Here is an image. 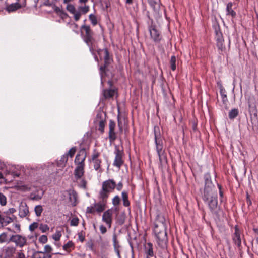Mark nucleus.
I'll list each match as a JSON object with an SVG mask.
<instances>
[{
	"instance_id": "1",
	"label": "nucleus",
	"mask_w": 258,
	"mask_h": 258,
	"mask_svg": "<svg viewBox=\"0 0 258 258\" xmlns=\"http://www.w3.org/2000/svg\"><path fill=\"white\" fill-rule=\"evenodd\" d=\"M154 134L156 150L157 152L160 164L162 167L165 166L167 164V159L165 150L163 149V138L161 136L159 126H154Z\"/></svg>"
},
{
	"instance_id": "2",
	"label": "nucleus",
	"mask_w": 258,
	"mask_h": 258,
	"mask_svg": "<svg viewBox=\"0 0 258 258\" xmlns=\"http://www.w3.org/2000/svg\"><path fill=\"white\" fill-rule=\"evenodd\" d=\"M87 156V153L84 148L79 150L76 156L74 163L76 167L74 171V175L75 180L77 181L81 179L85 173V161Z\"/></svg>"
},
{
	"instance_id": "3",
	"label": "nucleus",
	"mask_w": 258,
	"mask_h": 258,
	"mask_svg": "<svg viewBox=\"0 0 258 258\" xmlns=\"http://www.w3.org/2000/svg\"><path fill=\"white\" fill-rule=\"evenodd\" d=\"M97 53L100 60L104 61L103 65H102L99 68V74L101 77V84L103 85V77L106 73L108 71V67L113 62L112 55L109 52L107 48L100 49L98 48L97 50Z\"/></svg>"
},
{
	"instance_id": "4",
	"label": "nucleus",
	"mask_w": 258,
	"mask_h": 258,
	"mask_svg": "<svg viewBox=\"0 0 258 258\" xmlns=\"http://www.w3.org/2000/svg\"><path fill=\"white\" fill-rule=\"evenodd\" d=\"M204 186L203 190H201L202 198L207 199L208 197L217 195L215 190V185L212 181L211 176L209 172L204 175Z\"/></svg>"
},
{
	"instance_id": "5",
	"label": "nucleus",
	"mask_w": 258,
	"mask_h": 258,
	"mask_svg": "<svg viewBox=\"0 0 258 258\" xmlns=\"http://www.w3.org/2000/svg\"><path fill=\"white\" fill-rule=\"evenodd\" d=\"M81 37L88 47L97 44L95 33L89 25L82 24L80 28Z\"/></svg>"
},
{
	"instance_id": "6",
	"label": "nucleus",
	"mask_w": 258,
	"mask_h": 258,
	"mask_svg": "<svg viewBox=\"0 0 258 258\" xmlns=\"http://www.w3.org/2000/svg\"><path fill=\"white\" fill-rule=\"evenodd\" d=\"M167 226H163L162 228L160 226H154L153 229L157 244L163 249H166L167 247Z\"/></svg>"
},
{
	"instance_id": "7",
	"label": "nucleus",
	"mask_w": 258,
	"mask_h": 258,
	"mask_svg": "<svg viewBox=\"0 0 258 258\" xmlns=\"http://www.w3.org/2000/svg\"><path fill=\"white\" fill-rule=\"evenodd\" d=\"M16 212L14 208L5 210H0V228H3L16 220L17 217L14 215Z\"/></svg>"
},
{
	"instance_id": "8",
	"label": "nucleus",
	"mask_w": 258,
	"mask_h": 258,
	"mask_svg": "<svg viewBox=\"0 0 258 258\" xmlns=\"http://www.w3.org/2000/svg\"><path fill=\"white\" fill-rule=\"evenodd\" d=\"M215 34V39L216 41V46L220 54L223 55L226 52V47L224 44V40L223 34L220 30L219 24L214 25L213 26Z\"/></svg>"
},
{
	"instance_id": "9",
	"label": "nucleus",
	"mask_w": 258,
	"mask_h": 258,
	"mask_svg": "<svg viewBox=\"0 0 258 258\" xmlns=\"http://www.w3.org/2000/svg\"><path fill=\"white\" fill-rule=\"evenodd\" d=\"M116 183L112 179H109L102 182V187L99 194L108 198L109 194L114 191Z\"/></svg>"
},
{
	"instance_id": "10",
	"label": "nucleus",
	"mask_w": 258,
	"mask_h": 258,
	"mask_svg": "<svg viewBox=\"0 0 258 258\" xmlns=\"http://www.w3.org/2000/svg\"><path fill=\"white\" fill-rule=\"evenodd\" d=\"M100 153L98 152L96 149H94L92 152L91 158L89 159L88 161L89 162L92 163L93 168L95 170L101 173L103 170L101 168L102 159L100 158Z\"/></svg>"
},
{
	"instance_id": "11",
	"label": "nucleus",
	"mask_w": 258,
	"mask_h": 258,
	"mask_svg": "<svg viewBox=\"0 0 258 258\" xmlns=\"http://www.w3.org/2000/svg\"><path fill=\"white\" fill-rule=\"evenodd\" d=\"M204 203L207 205L210 211L212 213L217 215L218 213V197L217 195L211 197H208L207 199H203Z\"/></svg>"
},
{
	"instance_id": "12",
	"label": "nucleus",
	"mask_w": 258,
	"mask_h": 258,
	"mask_svg": "<svg viewBox=\"0 0 258 258\" xmlns=\"http://www.w3.org/2000/svg\"><path fill=\"white\" fill-rule=\"evenodd\" d=\"M114 153L115 156L113 165L120 169L124 164V160L123 159V156L124 155L123 150L122 149L120 150L117 146H115Z\"/></svg>"
},
{
	"instance_id": "13",
	"label": "nucleus",
	"mask_w": 258,
	"mask_h": 258,
	"mask_svg": "<svg viewBox=\"0 0 258 258\" xmlns=\"http://www.w3.org/2000/svg\"><path fill=\"white\" fill-rule=\"evenodd\" d=\"M98 198L100 201L97 203H94L93 205L95 208V211L100 213L106 209L108 198L100 194H99Z\"/></svg>"
},
{
	"instance_id": "14",
	"label": "nucleus",
	"mask_w": 258,
	"mask_h": 258,
	"mask_svg": "<svg viewBox=\"0 0 258 258\" xmlns=\"http://www.w3.org/2000/svg\"><path fill=\"white\" fill-rule=\"evenodd\" d=\"M148 27L151 38L155 42H159L161 40L162 36L161 32L157 29L156 25L153 24Z\"/></svg>"
},
{
	"instance_id": "15",
	"label": "nucleus",
	"mask_w": 258,
	"mask_h": 258,
	"mask_svg": "<svg viewBox=\"0 0 258 258\" xmlns=\"http://www.w3.org/2000/svg\"><path fill=\"white\" fill-rule=\"evenodd\" d=\"M241 231L237 225L234 227V232L232 235L233 243L240 248L241 246L242 238L241 237Z\"/></svg>"
},
{
	"instance_id": "16",
	"label": "nucleus",
	"mask_w": 258,
	"mask_h": 258,
	"mask_svg": "<svg viewBox=\"0 0 258 258\" xmlns=\"http://www.w3.org/2000/svg\"><path fill=\"white\" fill-rule=\"evenodd\" d=\"M102 220L106 223L109 228H111L113 220L112 208L109 209L103 213Z\"/></svg>"
},
{
	"instance_id": "17",
	"label": "nucleus",
	"mask_w": 258,
	"mask_h": 258,
	"mask_svg": "<svg viewBox=\"0 0 258 258\" xmlns=\"http://www.w3.org/2000/svg\"><path fill=\"white\" fill-rule=\"evenodd\" d=\"M9 241L14 242L17 246L23 247L26 243V239L20 235H13L9 239Z\"/></svg>"
},
{
	"instance_id": "18",
	"label": "nucleus",
	"mask_w": 258,
	"mask_h": 258,
	"mask_svg": "<svg viewBox=\"0 0 258 258\" xmlns=\"http://www.w3.org/2000/svg\"><path fill=\"white\" fill-rule=\"evenodd\" d=\"M116 123L113 120H110L109 122L108 138L110 142H114L117 138L116 133L115 132Z\"/></svg>"
},
{
	"instance_id": "19",
	"label": "nucleus",
	"mask_w": 258,
	"mask_h": 258,
	"mask_svg": "<svg viewBox=\"0 0 258 258\" xmlns=\"http://www.w3.org/2000/svg\"><path fill=\"white\" fill-rule=\"evenodd\" d=\"M25 2L23 3H21V2H17L11 4L10 5H7L5 9L6 10L9 12H14L17 11L18 9H21V8L25 7Z\"/></svg>"
},
{
	"instance_id": "20",
	"label": "nucleus",
	"mask_w": 258,
	"mask_h": 258,
	"mask_svg": "<svg viewBox=\"0 0 258 258\" xmlns=\"http://www.w3.org/2000/svg\"><path fill=\"white\" fill-rule=\"evenodd\" d=\"M69 195V201L71 203L73 206H75L77 204V193L73 189H69L67 190Z\"/></svg>"
},
{
	"instance_id": "21",
	"label": "nucleus",
	"mask_w": 258,
	"mask_h": 258,
	"mask_svg": "<svg viewBox=\"0 0 258 258\" xmlns=\"http://www.w3.org/2000/svg\"><path fill=\"white\" fill-rule=\"evenodd\" d=\"M67 10L71 14H73L74 19L75 21H78L80 19V14L77 12L75 6L72 4H67L66 7Z\"/></svg>"
},
{
	"instance_id": "22",
	"label": "nucleus",
	"mask_w": 258,
	"mask_h": 258,
	"mask_svg": "<svg viewBox=\"0 0 258 258\" xmlns=\"http://www.w3.org/2000/svg\"><path fill=\"white\" fill-rule=\"evenodd\" d=\"M54 12L61 19L65 20L68 17V14L62 9V6L61 7H58L55 5L53 6Z\"/></svg>"
},
{
	"instance_id": "23",
	"label": "nucleus",
	"mask_w": 258,
	"mask_h": 258,
	"mask_svg": "<svg viewBox=\"0 0 258 258\" xmlns=\"http://www.w3.org/2000/svg\"><path fill=\"white\" fill-rule=\"evenodd\" d=\"M3 252L5 258H13L16 252V248L13 246L5 247Z\"/></svg>"
},
{
	"instance_id": "24",
	"label": "nucleus",
	"mask_w": 258,
	"mask_h": 258,
	"mask_svg": "<svg viewBox=\"0 0 258 258\" xmlns=\"http://www.w3.org/2000/svg\"><path fill=\"white\" fill-rule=\"evenodd\" d=\"M154 226H160L162 228L163 226H167L165 217L161 214H158L156 217Z\"/></svg>"
},
{
	"instance_id": "25",
	"label": "nucleus",
	"mask_w": 258,
	"mask_h": 258,
	"mask_svg": "<svg viewBox=\"0 0 258 258\" xmlns=\"http://www.w3.org/2000/svg\"><path fill=\"white\" fill-rule=\"evenodd\" d=\"M145 253L146 257L152 258H156L154 255L153 248V244L151 242H148L145 246Z\"/></svg>"
},
{
	"instance_id": "26",
	"label": "nucleus",
	"mask_w": 258,
	"mask_h": 258,
	"mask_svg": "<svg viewBox=\"0 0 258 258\" xmlns=\"http://www.w3.org/2000/svg\"><path fill=\"white\" fill-rule=\"evenodd\" d=\"M44 194V190L42 189L39 188L30 194V199L32 200L38 201L41 199Z\"/></svg>"
},
{
	"instance_id": "27",
	"label": "nucleus",
	"mask_w": 258,
	"mask_h": 258,
	"mask_svg": "<svg viewBox=\"0 0 258 258\" xmlns=\"http://www.w3.org/2000/svg\"><path fill=\"white\" fill-rule=\"evenodd\" d=\"M233 3L229 2L227 3L226 8V15L227 16H230L232 19H234L236 17V13L232 8Z\"/></svg>"
},
{
	"instance_id": "28",
	"label": "nucleus",
	"mask_w": 258,
	"mask_h": 258,
	"mask_svg": "<svg viewBox=\"0 0 258 258\" xmlns=\"http://www.w3.org/2000/svg\"><path fill=\"white\" fill-rule=\"evenodd\" d=\"M29 213V208L26 203L21 204L19 206V216L21 218L25 217Z\"/></svg>"
},
{
	"instance_id": "29",
	"label": "nucleus",
	"mask_w": 258,
	"mask_h": 258,
	"mask_svg": "<svg viewBox=\"0 0 258 258\" xmlns=\"http://www.w3.org/2000/svg\"><path fill=\"white\" fill-rule=\"evenodd\" d=\"M248 112L249 113L251 121L254 118H257V109L256 106L254 104L248 103Z\"/></svg>"
},
{
	"instance_id": "30",
	"label": "nucleus",
	"mask_w": 258,
	"mask_h": 258,
	"mask_svg": "<svg viewBox=\"0 0 258 258\" xmlns=\"http://www.w3.org/2000/svg\"><path fill=\"white\" fill-rule=\"evenodd\" d=\"M116 92V90L115 89H104L103 90V95L105 99H109L114 96Z\"/></svg>"
},
{
	"instance_id": "31",
	"label": "nucleus",
	"mask_w": 258,
	"mask_h": 258,
	"mask_svg": "<svg viewBox=\"0 0 258 258\" xmlns=\"http://www.w3.org/2000/svg\"><path fill=\"white\" fill-rule=\"evenodd\" d=\"M31 258H51V255L42 251H36L34 252Z\"/></svg>"
},
{
	"instance_id": "32",
	"label": "nucleus",
	"mask_w": 258,
	"mask_h": 258,
	"mask_svg": "<svg viewBox=\"0 0 258 258\" xmlns=\"http://www.w3.org/2000/svg\"><path fill=\"white\" fill-rule=\"evenodd\" d=\"M121 198L123 202V205L125 207H130V202L128 200V192L124 190L122 191Z\"/></svg>"
},
{
	"instance_id": "33",
	"label": "nucleus",
	"mask_w": 258,
	"mask_h": 258,
	"mask_svg": "<svg viewBox=\"0 0 258 258\" xmlns=\"http://www.w3.org/2000/svg\"><path fill=\"white\" fill-rule=\"evenodd\" d=\"M220 94L221 96L223 103L226 105L228 100L227 99L226 90L222 85L220 87Z\"/></svg>"
},
{
	"instance_id": "34",
	"label": "nucleus",
	"mask_w": 258,
	"mask_h": 258,
	"mask_svg": "<svg viewBox=\"0 0 258 258\" xmlns=\"http://www.w3.org/2000/svg\"><path fill=\"white\" fill-rule=\"evenodd\" d=\"M88 47L90 52L93 55L95 60L98 63H99V58L96 54V52H97V50L98 49L97 44L89 46Z\"/></svg>"
},
{
	"instance_id": "35",
	"label": "nucleus",
	"mask_w": 258,
	"mask_h": 258,
	"mask_svg": "<svg viewBox=\"0 0 258 258\" xmlns=\"http://www.w3.org/2000/svg\"><path fill=\"white\" fill-rule=\"evenodd\" d=\"M81 177V179H79L77 181L74 178V181H76L78 183V186L80 188H83V189H87V182L84 178Z\"/></svg>"
},
{
	"instance_id": "36",
	"label": "nucleus",
	"mask_w": 258,
	"mask_h": 258,
	"mask_svg": "<svg viewBox=\"0 0 258 258\" xmlns=\"http://www.w3.org/2000/svg\"><path fill=\"white\" fill-rule=\"evenodd\" d=\"M90 10L89 6L85 5L84 6H80L78 8L77 12H79L80 14V17L82 14H86Z\"/></svg>"
},
{
	"instance_id": "37",
	"label": "nucleus",
	"mask_w": 258,
	"mask_h": 258,
	"mask_svg": "<svg viewBox=\"0 0 258 258\" xmlns=\"http://www.w3.org/2000/svg\"><path fill=\"white\" fill-rule=\"evenodd\" d=\"M238 109L237 108H233L229 112L228 117L230 120H233L238 115Z\"/></svg>"
},
{
	"instance_id": "38",
	"label": "nucleus",
	"mask_w": 258,
	"mask_h": 258,
	"mask_svg": "<svg viewBox=\"0 0 258 258\" xmlns=\"http://www.w3.org/2000/svg\"><path fill=\"white\" fill-rule=\"evenodd\" d=\"M68 160V158L67 157V155L65 154L63 155L61 157L60 159L57 162V165L59 167H64L66 166V164Z\"/></svg>"
},
{
	"instance_id": "39",
	"label": "nucleus",
	"mask_w": 258,
	"mask_h": 258,
	"mask_svg": "<svg viewBox=\"0 0 258 258\" xmlns=\"http://www.w3.org/2000/svg\"><path fill=\"white\" fill-rule=\"evenodd\" d=\"M151 7L153 9L154 11L158 12L159 10V4H158L155 0H148Z\"/></svg>"
},
{
	"instance_id": "40",
	"label": "nucleus",
	"mask_w": 258,
	"mask_h": 258,
	"mask_svg": "<svg viewBox=\"0 0 258 258\" xmlns=\"http://www.w3.org/2000/svg\"><path fill=\"white\" fill-rule=\"evenodd\" d=\"M8 237V233L6 232H3L0 234V243H9L11 241H9Z\"/></svg>"
},
{
	"instance_id": "41",
	"label": "nucleus",
	"mask_w": 258,
	"mask_h": 258,
	"mask_svg": "<svg viewBox=\"0 0 258 258\" xmlns=\"http://www.w3.org/2000/svg\"><path fill=\"white\" fill-rule=\"evenodd\" d=\"M120 203V198L118 195H116L114 197V198L112 200V205L115 207V210L116 211L117 210V206H118Z\"/></svg>"
},
{
	"instance_id": "42",
	"label": "nucleus",
	"mask_w": 258,
	"mask_h": 258,
	"mask_svg": "<svg viewBox=\"0 0 258 258\" xmlns=\"http://www.w3.org/2000/svg\"><path fill=\"white\" fill-rule=\"evenodd\" d=\"M89 19L91 22L92 26H95L98 24V21L96 16L93 14H91L89 15Z\"/></svg>"
},
{
	"instance_id": "43",
	"label": "nucleus",
	"mask_w": 258,
	"mask_h": 258,
	"mask_svg": "<svg viewBox=\"0 0 258 258\" xmlns=\"http://www.w3.org/2000/svg\"><path fill=\"white\" fill-rule=\"evenodd\" d=\"M217 187L219 189V194L220 197V201L222 203L224 201V189L223 188L221 185L217 183Z\"/></svg>"
},
{
	"instance_id": "44",
	"label": "nucleus",
	"mask_w": 258,
	"mask_h": 258,
	"mask_svg": "<svg viewBox=\"0 0 258 258\" xmlns=\"http://www.w3.org/2000/svg\"><path fill=\"white\" fill-rule=\"evenodd\" d=\"M113 245L114 249L120 248V246L119 244V242L117 239V235L115 233H114L112 236Z\"/></svg>"
},
{
	"instance_id": "45",
	"label": "nucleus",
	"mask_w": 258,
	"mask_h": 258,
	"mask_svg": "<svg viewBox=\"0 0 258 258\" xmlns=\"http://www.w3.org/2000/svg\"><path fill=\"white\" fill-rule=\"evenodd\" d=\"M176 58L175 56H172L170 58V67L172 71H175L176 68Z\"/></svg>"
},
{
	"instance_id": "46",
	"label": "nucleus",
	"mask_w": 258,
	"mask_h": 258,
	"mask_svg": "<svg viewBox=\"0 0 258 258\" xmlns=\"http://www.w3.org/2000/svg\"><path fill=\"white\" fill-rule=\"evenodd\" d=\"M43 208L41 205H37L35 206L34 208V211L36 214V215L37 217H39L41 216V213L43 211Z\"/></svg>"
},
{
	"instance_id": "47",
	"label": "nucleus",
	"mask_w": 258,
	"mask_h": 258,
	"mask_svg": "<svg viewBox=\"0 0 258 258\" xmlns=\"http://www.w3.org/2000/svg\"><path fill=\"white\" fill-rule=\"evenodd\" d=\"M105 125V120L104 119H101L99 121L98 130L103 133L104 132V128Z\"/></svg>"
},
{
	"instance_id": "48",
	"label": "nucleus",
	"mask_w": 258,
	"mask_h": 258,
	"mask_svg": "<svg viewBox=\"0 0 258 258\" xmlns=\"http://www.w3.org/2000/svg\"><path fill=\"white\" fill-rule=\"evenodd\" d=\"M76 150H77V147H73L70 149L69 152L68 153H66L65 154L67 155L68 157L69 156H70L71 158H72L74 156V155L76 152Z\"/></svg>"
},
{
	"instance_id": "49",
	"label": "nucleus",
	"mask_w": 258,
	"mask_h": 258,
	"mask_svg": "<svg viewBox=\"0 0 258 258\" xmlns=\"http://www.w3.org/2000/svg\"><path fill=\"white\" fill-rule=\"evenodd\" d=\"M62 234L60 231L57 230L55 233L52 235V238L56 241L60 240Z\"/></svg>"
},
{
	"instance_id": "50",
	"label": "nucleus",
	"mask_w": 258,
	"mask_h": 258,
	"mask_svg": "<svg viewBox=\"0 0 258 258\" xmlns=\"http://www.w3.org/2000/svg\"><path fill=\"white\" fill-rule=\"evenodd\" d=\"M38 227L42 233L46 232L49 229V227L47 224H44L42 223L39 224Z\"/></svg>"
},
{
	"instance_id": "51",
	"label": "nucleus",
	"mask_w": 258,
	"mask_h": 258,
	"mask_svg": "<svg viewBox=\"0 0 258 258\" xmlns=\"http://www.w3.org/2000/svg\"><path fill=\"white\" fill-rule=\"evenodd\" d=\"M7 204V198L6 196L0 192V205L1 206H5Z\"/></svg>"
},
{
	"instance_id": "52",
	"label": "nucleus",
	"mask_w": 258,
	"mask_h": 258,
	"mask_svg": "<svg viewBox=\"0 0 258 258\" xmlns=\"http://www.w3.org/2000/svg\"><path fill=\"white\" fill-rule=\"evenodd\" d=\"M74 247V244L73 242L72 241H69L63 246V249L64 250H67L69 248Z\"/></svg>"
},
{
	"instance_id": "53",
	"label": "nucleus",
	"mask_w": 258,
	"mask_h": 258,
	"mask_svg": "<svg viewBox=\"0 0 258 258\" xmlns=\"http://www.w3.org/2000/svg\"><path fill=\"white\" fill-rule=\"evenodd\" d=\"M79 224V219L77 217L73 218L70 222L71 226H77Z\"/></svg>"
},
{
	"instance_id": "54",
	"label": "nucleus",
	"mask_w": 258,
	"mask_h": 258,
	"mask_svg": "<svg viewBox=\"0 0 258 258\" xmlns=\"http://www.w3.org/2000/svg\"><path fill=\"white\" fill-rule=\"evenodd\" d=\"M39 227V224L37 222H34L33 223L30 225L29 226V230L31 231H33L37 228Z\"/></svg>"
},
{
	"instance_id": "55",
	"label": "nucleus",
	"mask_w": 258,
	"mask_h": 258,
	"mask_svg": "<svg viewBox=\"0 0 258 258\" xmlns=\"http://www.w3.org/2000/svg\"><path fill=\"white\" fill-rule=\"evenodd\" d=\"M48 238L46 235H43L41 236L39 238V241L40 242L44 244L47 242Z\"/></svg>"
},
{
	"instance_id": "56",
	"label": "nucleus",
	"mask_w": 258,
	"mask_h": 258,
	"mask_svg": "<svg viewBox=\"0 0 258 258\" xmlns=\"http://www.w3.org/2000/svg\"><path fill=\"white\" fill-rule=\"evenodd\" d=\"M95 208L92 206L87 207L86 208V213L89 214H93L95 212V210L94 209Z\"/></svg>"
},
{
	"instance_id": "57",
	"label": "nucleus",
	"mask_w": 258,
	"mask_h": 258,
	"mask_svg": "<svg viewBox=\"0 0 258 258\" xmlns=\"http://www.w3.org/2000/svg\"><path fill=\"white\" fill-rule=\"evenodd\" d=\"M255 245L253 246V251L258 255V237L255 238Z\"/></svg>"
},
{
	"instance_id": "58",
	"label": "nucleus",
	"mask_w": 258,
	"mask_h": 258,
	"mask_svg": "<svg viewBox=\"0 0 258 258\" xmlns=\"http://www.w3.org/2000/svg\"><path fill=\"white\" fill-rule=\"evenodd\" d=\"M52 251V247L49 245H46L44 247V251L43 252L49 254Z\"/></svg>"
},
{
	"instance_id": "59",
	"label": "nucleus",
	"mask_w": 258,
	"mask_h": 258,
	"mask_svg": "<svg viewBox=\"0 0 258 258\" xmlns=\"http://www.w3.org/2000/svg\"><path fill=\"white\" fill-rule=\"evenodd\" d=\"M146 16L148 18L149 20L147 21L148 26L150 25L153 24V20L150 16V13L149 11H147L146 13Z\"/></svg>"
},
{
	"instance_id": "60",
	"label": "nucleus",
	"mask_w": 258,
	"mask_h": 258,
	"mask_svg": "<svg viewBox=\"0 0 258 258\" xmlns=\"http://www.w3.org/2000/svg\"><path fill=\"white\" fill-rule=\"evenodd\" d=\"M123 186V183L121 181L116 184L115 188L117 190L120 191L122 189Z\"/></svg>"
},
{
	"instance_id": "61",
	"label": "nucleus",
	"mask_w": 258,
	"mask_h": 258,
	"mask_svg": "<svg viewBox=\"0 0 258 258\" xmlns=\"http://www.w3.org/2000/svg\"><path fill=\"white\" fill-rule=\"evenodd\" d=\"M78 238L79 240L81 242H83L85 240V235H83L82 231L78 233Z\"/></svg>"
},
{
	"instance_id": "62",
	"label": "nucleus",
	"mask_w": 258,
	"mask_h": 258,
	"mask_svg": "<svg viewBox=\"0 0 258 258\" xmlns=\"http://www.w3.org/2000/svg\"><path fill=\"white\" fill-rule=\"evenodd\" d=\"M99 229L100 231V232L104 234L107 232V228L106 227H105L103 225H101L99 227Z\"/></svg>"
},
{
	"instance_id": "63",
	"label": "nucleus",
	"mask_w": 258,
	"mask_h": 258,
	"mask_svg": "<svg viewBox=\"0 0 258 258\" xmlns=\"http://www.w3.org/2000/svg\"><path fill=\"white\" fill-rule=\"evenodd\" d=\"M117 122H118V126L119 128V130L120 131H122V122H121V121L120 120V115H119V113H118V115H117Z\"/></svg>"
},
{
	"instance_id": "64",
	"label": "nucleus",
	"mask_w": 258,
	"mask_h": 258,
	"mask_svg": "<svg viewBox=\"0 0 258 258\" xmlns=\"http://www.w3.org/2000/svg\"><path fill=\"white\" fill-rule=\"evenodd\" d=\"M13 226L16 229V231H15L16 233H19L20 232L21 228H20V225L19 224H18V223L14 224Z\"/></svg>"
}]
</instances>
